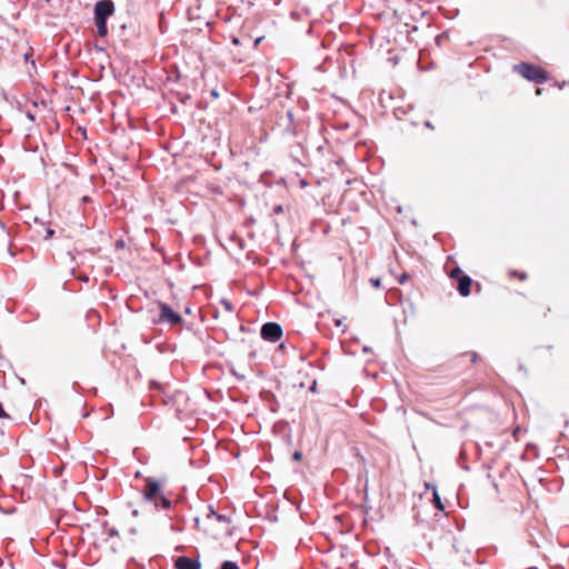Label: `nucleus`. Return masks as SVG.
Masks as SVG:
<instances>
[{
  "label": "nucleus",
  "instance_id": "obj_11",
  "mask_svg": "<svg viewBox=\"0 0 569 569\" xmlns=\"http://www.w3.org/2000/svg\"><path fill=\"white\" fill-rule=\"evenodd\" d=\"M220 569H240V568L234 561L227 560V561L222 562Z\"/></svg>",
  "mask_w": 569,
  "mask_h": 569
},
{
  "label": "nucleus",
  "instance_id": "obj_17",
  "mask_svg": "<svg viewBox=\"0 0 569 569\" xmlns=\"http://www.w3.org/2000/svg\"><path fill=\"white\" fill-rule=\"evenodd\" d=\"M108 535H109V536H111V537H113V536H117V535H118V532H117V530H116V529L111 528V529H109V530H108Z\"/></svg>",
  "mask_w": 569,
  "mask_h": 569
},
{
  "label": "nucleus",
  "instance_id": "obj_16",
  "mask_svg": "<svg viewBox=\"0 0 569 569\" xmlns=\"http://www.w3.org/2000/svg\"><path fill=\"white\" fill-rule=\"evenodd\" d=\"M261 40H262V37H259V38H257V39L254 40V42H253V48H254V49H257V48H258V46L260 44Z\"/></svg>",
  "mask_w": 569,
  "mask_h": 569
},
{
  "label": "nucleus",
  "instance_id": "obj_21",
  "mask_svg": "<svg viewBox=\"0 0 569 569\" xmlns=\"http://www.w3.org/2000/svg\"><path fill=\"white\" fill-rule=\"evenodd\" d=\"M48 234H49V236H52V234H53V230H50V229H49V230H48Z\"/></svg>",
  "mask_w": 569,
  "mask_h": 569
},
{
  "label": "nucleus",
  "instance_id": "obj_23",
  "mask_svg": "<svg viewBox=\"0 0 569 569\" xmlns=\"http://www.w3.org/2000/svg\"><path fill=\"white\" fill-rule=\"evenodd\" d=\"M24 59H26V60H28V59H29V54H28V53H26V54H24Z\"/></svg>",
  "mask_w": 569,
  "mask_h": 569
},
{
  "label": "nucleus",
  "instance_id": "obj_12",
  "mask_svg": "<svg viewBox=\"0 0 569 569\" xmlns=\"http://www.w3.org/2000/svg\"><path fill=\"white\" fill-rule=\"evenodd\" d=\"M410 278V276L408 273H402L399 278H398V282L400 284H403L408 279Z\"/></svg>",
  "mask_w": 569,
  "mask_h": 569
},
{
  "label": "nucleus",
  "instance_id": "obj_22",
  "mask_svg": "<svg viewBox=\"0 0 569 569\" xmlns=\"http://www.w3.org/2000/svg\"><path fill=\"white\" fill-rule=\"evenodd\" d=\"M130 532L136 535L137 533V530L136 529H130Z\"/></svg>",
  "mask_w": 569,
  "mask_h": 569
},
{
  "label": "nucleus",
  "instance_id": "obj_19",
  "mask_svg": "<svg viewBox=\"0 0 569 569\" xmlns=\"http://www.w3.org/2000/svg\"><path fill=\"white\" fill-rule=\"evenodd\" d=\"M520 432V428L517 427L515 430H513V436L517 438V435Z\"/></svg>",
  "mask_w": 569,
  "mask_h": 569
},
{
  "label": "nucleus",
  "instance_id": "obj_6",
  "mask_svg": "<svg viewBox=\"0 0 569 569\" xmlns=\"http://www.w3.org/2000/svg\"><path fill=\"white\" fill-rule=\"evenodd\" d=\"M113 3L110 0H101L94 7V20H107L113 13Z\"/></svg>",
  "mask_w": 569,
  "mask_h": 569
},
{
  "label": "nucleus",
  "instance_id": "obj_4",
  "mask_svg": "<svg viewBox=\"0 0 569 569\" xmlns=\"http://www.w3.org/2000/svg\"><path fill=\"white\" fill-rule=\"evenodd\" d=\"M158 307L160 310L158 322L179 325L182 321V317L178 312L172 310V308L170 306H168L167 303L159 302Z\"/></svg>",
  "mask_w": 569,
  "mask_h": 569
},
{
  "label": "nucleus",
  "instance_id": "obj_20",
  "mask_svg": "<svg viewBox=\"0 0 569 569\" xmlns=\"http://www.w3.org/2000/svg\"><path fill=\"white\" fill-rule=\"evenodd\" d=\"M541 92H542V91H541V89H540V88H537V89H536V94H537V96H540V94H541Z\"/></svg>",
  "mask_w": 569,
  "mask_h": 569
},
{
  "label": "nucleus",
  "instance_id": "obj_7",
  "mask_svg": "<svg viewBox=\"0 0 569 569\" xmlns=\"http://www.w3.org/2000/svg\"><path fill=\"white\" fill-rule=\"evenodd\" d=\"M176 569H201V562L186 556H180L174 561Z\"/></svg>",
  "mask_w": 569,
  "mask_h": 569
},
{
  "label": "nucleus",
  "instance_id": "obj_8",
  "mask_svg": "<svg viewBox=\"0 0 569 569\" xmlns=\"http://www.w3.org/2000/svg\"><path fill=\"white\" fill-rule=\"evenodd\" d=\"M427 488H431V486L429 483L426 485ZM432 497H433V503H435V507L438 509V510H443L445 509V506L440 499V496L438 493V490L436 488V486H432Z\"/></svg>",
  "mask_w": 569,
  "mask_h": 569
},
{
  "label": "nucleus",
  "instance_id": "obj_5",
  "mask_svg": "<svg viewBox=\"0 0 569 569\" xmlns=\"http://www.w3.org/2000/svg\"><path fill=\"white\" fill-rule=\"evenodd\" d=\"M282 336V328L277 322H267L261 328V337L270 342L278 341Z\"/></svg>",
  "mask_w": 569,
  "mask_h": 569
},
{
  "label": "nucleus",
  "instance_id": "obj_14",
  "mask_svg": "<svg viewBox=\"0 0 569 569\" xmlns=\"http://www.w3.org/2000/svg\"><path fill=\"white\" fill-rule=\"evenodd\" d=\"M517 274L520 280H525L527 278V274L525 272L518 273V272H511V276Z\"/></svg>",
  "mask_w": 569,
  "mask_h": 569
},
{
  "label": "nucleus",
  "instance_id": "obj_10",
  "mask_svg": "<svg viewBox=\"0 0 569 569\" xmlns=\"http://www.w3.org/2000/svg\"><path fill=\"white\" fill-rule=\"evenodd\" d=\"M214 517L218 521L229 522V519L226 516L218 515L214 510L210 509V513L208 518Z\"/></svg>",
  "mask_w": 569,
  "mask_h": 569
},
{
  "label": "nucleus",
  "instance_id": "obj_13",
  "mask_svg": "<svg viewBox=\"0 0 569 569\" xmlns=\"http://www.w3.org/2000/svg\"><path fill=\"white\" fill-rule=\"evenodd\" d=\"M373 287L379 288L381 286L380 279H370Z\"/></svg>",
  "mask_w": 569,
  "mask_h": 569
},
{
  "label": "nucleus",
  "instance_id": "obj_2",
  "mask_svg": "<svg viewBox=\"0 0 569 569\" xmlns=\"http://www.w3.org/2000/svg\"><path fill=\"white\" fill-rule=\"evenodd\" d=\"M143 496L146 500L153 502L156 507H161L162 509L171 507V501L163 496L159 482L154 479H147Z\"/></svg>",
  "mask_w": 569,
  "mask_h": 569
},
{
  "label": "nucleus",
  "instance_id": "obj_15",
  "mask_svg": "<svg viewBox=\"0 0 569 569\" xmlns=\"http://www.w3.org/2000/svg\"><path fill=\"white\" fill-rule=\"evenodd\" d=\"M301 457H302V455H301V452H299V451H296V452L293 453V459H295V460H297V461L301 460Z\"/></svg>",
  "mask_w": 569,
  "mask_h": 569
},
{
  "label": "nucleus",
  "instance_id": "obj_1",
  "mask_svg": "<svg viewBox=\"0 0 569 569\" xmlns=\"http://www.w3.org/2000/svg\"><path fill=\"white\" fill-rule=\"evenodd\" d=\"M512 69L526 80L537 84L545 83L549 79L548 72L537 64L520 62L513 64Z\"/></svg>",
  "mask_w": 569,
  "mask_h": 569
},
{
  "label": "nucleus",
  "instance_id": "obj_9",
  "mask_svg": "<svg viewBox=\"0 0 569 569\" xmlns=\"http://www.w3.org/2000/svg\"><path fill=\"white\" fill-rule=\"evenodd\" d=\"M97 32L100 37H106L108 33L107 20H96Z\"/></svg>",
  "mask_w": 569,
  "mask_h": 569
},
{
  "label": "nucleus",
  "instance_id": "obj_18",
  "mask_svg": "<svg viewBox=\"0 0 569 569\" xmlns=\"http://www.w3.org/2000/svg\"><path fill=\"white\" fill-rule=\"evenodd\" d=\"M231 41H232V43H233L234 46H239V44H240V40H239V38H237V37H232Z\"/></svg>",
  "mask_w": 569,
  "mask_h": 569
},
{
  "label": "nucleus",
  "instance_id": "obj_3",
  "mask_svg": "<svg viewBox=\"0 0 569 569\" xmlns=\"http://www.w3.org/2000/svg\"><path fill=\"white\" fill-rule=\"evenodd\" d=\"M450 278L457 280V290L462 297H468L471 291L472 279L465 274L460 268H455L450 271Z\"/></svg>",
  "mask_w": 569,
  "mask_h": 569
}]
</instances>
